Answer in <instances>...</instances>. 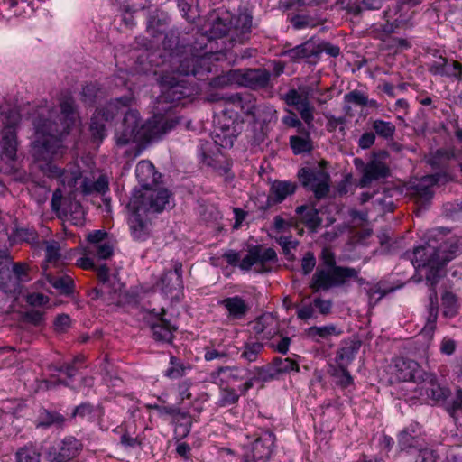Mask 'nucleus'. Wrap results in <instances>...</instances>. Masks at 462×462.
Returning <instances> with one entry per match:
<instances>
[{"label":"nucleus","mask_w":462,"mask_h":462,"mask_svg":"<svg viewBox=\"0 0 462 462\" xmlns=\"http://www.w3.org/2000/svg\"><path fill=\"white\" fill-rule=\"evenodd\" d=\"M173 207L172 193L164 188L134 189L127 204L128 210H137L155 217Z\"/></svg>","instance_id":"obj_4"},{"label":"nucleus","mask_w":462,"mask_h":462,"mask_svg":"<svg viewBox=\"0 0 462 462\" xmlns=\"http://www.w3.org/2000/svg\"><path fill=\"white\" fill-rule=\"evenodd\" d=\"M300 134L302 135H291L290 137V147L295 155L309 153L313 149L310 133L305 129V132Z\"/></svg>","instance_id":"obj_38"},{"label":"nucleus","mask_w":462,"mask_h":462,"mask_svg":"<svg viewBox=\"0 0 462 462\" xmlns=\"http://www.w3.org/2000/svg\"><path fill=\"white\" fill-rule=\"evenodd\" d=\"M118 114L116 105L108 103L103 107L98 108L93 116H98V118L103 122L112 121Z\"/></svg>","instance_id":"obj_64"},{"label":"nucleus","mask_w":462,"mask_h":462,"mask_svg":"<svg viewBox=\"0 0 462 462\" xmlns=\"http://www.w3.org/2000/svg\"><path fill=\"white\" fill-rule=\"evenodd\" d=\"M298 178L301 185L314 193L318 199L328 196L330 189V176L328 172L318 168H301L298 171Z\"/></svg>","instance_id":"obj_9"},{"label":"nucleus","mask_w":462,"mask_h":462,"mask_svg":"<svg viewBox=\"0 0 462 462\" xmlns=\"http://www.w3.org/2000/svg\"><path fill=\"white\" fill-rule=\"evenodd\" d=\"M182 263L175 262L172 270L165 271L156 282L157 288L165 295L177 297L183 291Z\"/></svg>","instance_id":"obj_14"},{"label":"nucleus","mask_w":462,"mask_h":462,"mask_svg":"<svg viewBox=\"0 0 462 462\" xmlns=\"http://www.w3.org/2000/svg\"><path fill=\"white\" fill-rule=\"evenodd\" d=\"M295 212L300 216L301 222L310 230H316L322 222L319 210L314 207L301 205L296 208Z\"/></svg>","instance_id":"obj_36"},{"label":"nucleus","mask_w":462,"mask_h":462,"mask_svg":"<svg viewBox=\"0 0 462 462\" xmlns=\"http://www.w3.org/2000/svg\"><path fill=\"white\" fill-rule=\"evenodd\" d=\"M272 360L278 379L282 374H289L291 372H300L299 363L292 358H282L275 356Z\"/></svg>","instance_id":"obj_44"},{"label":"nucleus","mask_w":462,"mask_h":462,"mask_svg":"<svg viewBox=\"0 0 462 462\" xmlns=\"http://www.w3.org/2000/svg\"><path fill=\"white\" fill-rule=\"evenodd\" d=\"M162 93L159 96V103L170 104L171 106H177L179 102L193 95V88L184 79L179 77L162 73L160 77Z\"/></svg>","instance_id":"obj_7"},{"label":"nucleus","mask_w":462,"mask_h":462,"mask_svg":"<svg viewBox=\"0 0 462 462\" xmlns=\"http://www.w3.org/2000/svg\"><path fill=\"white\" fill-rule=\"evenodd\" d=\"M1 140V158L6 162H13L16 160L17 152V135L14 124L6 125L2 132Z\"/></svg>","instance_id":"obj_28"},{"label":"nucleus","mask_w":462,"mask_h":462,"mask_svg":"<svg viewBox=\"0 0 462 462\" xmlns=\"http://www.w3.org/2000/svg\"><path fill=\"white\" fill-rule=\"evenodd\" d=\"M255 439L244 448L241 462H269L275 446L276 436L270 430H261Z\"/></svg>","instance_id":"obj_5"},{"label":"nucleus","mask_w":462,"mask_h":462,"mask_svg":"<svg viewBox=\"0 0 462 462\" xmlns=\"http://www.w3.org/2000/svg\"><path fill=\"white\" fill-rule=\"evenodd\" d=\"M238 71L235 69L212 79L210 85L213 87H224L228 84H238Z\"/></svg>","instance_id":"obj_60"},{"label":"nucleus","mask_w":462,"mask_h":462,"mask_svg":"<svg viewBox=\"0 0 462 462\" xmlns=\"http://www.w3.org/2000/svg\"><path fill=\"white\" fill-rule=\"evenodd\" d=\"M194 37V42L191 44H189L188 51H190L195 55H199V57L203 59L204 55L215 51L212 46L214 40L209 38V34L204 27L199 30Z\"/></svg>","instance_id":"obj_30"},{"label":"nucleus","mask_w":462,"mask_h":462,"mask_svg":"<svg viewBox=\"0 0 462 462\" xmlns=\"http://www.w3.org/2000/svg\"><path fill=\"white\" fill-rule=\"evenodd\" d=\"M15 462H40V454L32 446H24L15 452Z\"/></svg>","instance_id":"obj_53"},{"label":"nucleus","mask_w":462,"mask_h":462,"mask_svg":"<svg viewBox=\"0 0 462 462\" xmlns=\"http://www.w3.org/2000/svg\"><path fill=\"white\" fill-rule=\"evenodd\" d=\"M12 270H10V273L14 274V276L19 281V282H27L30 280V272L32 270L31 266L23 262H18V263H13L12 264Z\"/></svg>","instance_id":"obj_59"},{"label":"nucleus","mask_w":462,"mask_h":462,"mask_svg":"<svg viewBox=\"0 0 462 462\" xmlns=\"http://www.w3.org/2000/svg\"><path fill=\"white\" fill-rule=\"evenodd\" d=\"M191 368L190 364L171 355L170 356L169 367L164 371V376L171 380H176L185 376Z\"/></svg>","instance_id":"obj_37"},{"label":"nucleus","mask_w":462,"mask_h":462,"mask_svg":"<svg viewBox=\"0 0 462 462\" xmlns=\"http://www.w3.org/2000/svg\"><path fill=\"white\" fill-rule=\"evenodd\" d=\"M427 319L423 331L428 334L433 333L436 328V321L439 314V302L437 292L432 290L429 296V304L427 307Z\"/></svg>","instance_id":"obj_39"},{"label":"nucleus","mask_w":462,"mask_h":462,"mask_svg":"<svg viewBox=\"0 0 462 462\" xmlns=\"http://www.w3.org/2000/svg\"><path fill=\"white\" fill-rule=\"evenodd\" d=\"M47 280L60 294L64 296H70L73 294L75 283L69 275L64 274L61 276H55L49 274L47 276Z\"/></svg>","instance_id":"obj_40"},{"label":"nucleus","mask_w":462,"mask_h":462,"mask_svg":"<svg viewBox=\"0 0 462 462\" xmlns=\"http://www.w3.org/2000/svg\"><path fill=\"white\" fill-rule=\"evenodd\" d=\"M66 418L61 413L51 411L46 408H42L39 411L37 419V428L49 429L55 427L57 429H62L66 423Z\"/></svg>","instance_id":"obj_31"},{"label":"nucleus","mask_w":462,"mask_h":462,"mask_svg":"<svg viewBox=\"0 0 462 462\" xmlns=\"http://www.w3.org/2000/svg\"><path fill=\"white\" fill-rule=\"evenodd\" d=\"M361 346L360 340H351L345 342L337 350L336 362L338 367H347L355 359Z\"/></svg>","instance_id":"obj_33"},{"label":"nucleus","mask_w":462,"mask_h":462,"mask_svg":"<svg viewBox=\"0 0 462 462\" xmlns=\"http://www.w3.org/2000/svg\"><path fill=\"white\" fill-rule=\"evenodd\" d=\"M457 246L448 249L444 254H438L439 259H435L432 264H428L426 267L425 278L431 287H434L444 275V267L450 262L457 252Z\"/></svg>","instance_id":"obj_27"},{"label":"nucleus","mask_w":462,"mask_h":462,"mask_svg":"<svg viewBox=\"0 0 462 462\" xmlns=\"http://www.w3.org/2000/svg\"><path fill=\"white\" fill-rule=\"evenodd\" d=\"M238 85L245 86L251 89H262L268 87L271 73L265 69H237Z\"/></svg>","instance_id":"obj_21"},{"label":"nucleus","mask_w":462,"mask_h":462,"mask_svg":"<svg viewBox=\"0 0 462 462\" xmlns=\"http://www.w3.org/2000/svg\"><path fill=\"white\" fill-rule=\"evenodd\" d=\"M294 107L299 112L304 123L308 126H312L314 120V106L310 104L309 97Z\"/></svg>","instance_id":"obj_54"},{"label":"nucleus","mask_w":462,"mask_h":462,"mask_svg":"<svg viewBox=\"0 0 462 462\" xmlns=\"http://www.w3.org/2000/svg\"><path fill=\"white\" fill-rule=\"evenodd\" d=\"M456 245L448 242L441 243L439 246H433L430 244L420 245L413 249V251L406 252L405 257L410 259L415 269L426 267L428 264H432L435 259H439L438 254H444Z\"/></svg>","instance_id":"obj_12"},{"label":"nucleus","mask_w":462,"mask_h":462,"mask_svg":"<svg viewBox=\"0 0 462 462\" xmlns=\"http://www.w3.org/2000/svg\"><path fill=\"white\" fill-rule=\"evenodd\" d=\"M309 94V87L299 88V90L291 88L283 95L282 99L287 106L294 107L295 106L300 104V102L304 101V99L308 98Z\"/></svg>","instance_id":"obj_48"},{"label":"nucleus","mask_w":462,"mask_h":462,"mask_svg":"<svg viewBox=\"0 0 462 462\" xmlns=\"http://www.w3.org/2000/svg\"><path fill=\"white\" fill-rule=\"evenodd\" d=\"M431 55L435 58V60L428 64L429 72L434 76L448 74V72L444 70V67L447 64L448 59L444 57L439 50H433Z\"/></svg>","instance_id":"obj_51"},{"label":"nucleus","mask_w":462,"mask_h":462,"mask_svg":"<svg viewBox=\"0 0 462 462\" xmlns=\"http://www.w3.org/2000/svg\"><path fill=\"white\" fill-rule=\"evenodd\" d=\"M189 44H180V39L176 32L170 31L164 35L162 51L152 52L148 56L149 63L153 67H162L172 60L173 56H180L188 51Z\"/></svg>","instance_id":"obj_10"},{"label":"nucleus","mask_w":462,"mask_h":462,"mask_svg":"<svg viewBox=\"0 0 462 462\" xmlns=\"http://www.w3.org/2000/svg\"><path fill=\"white\" fill-rule=\"evenodd\" d=\"M263 350L264 345L263 342L248 339L240 350V358L248 363L256 362Z\"/></svg>","instance_id":"obj_41"},{"label":"nucleus","mask_w":462,"mask_h":462,"mask_svg":"<svg viewBox=\"0 0 462 462\" xmlns=\"http://www.w3.org/2000/svg\"><path fill=\"white\" fill-rule=\"evenodd\" d=\"M446 411L454 419L457 418V413L462 412V389L457 388L453 400L446 402L445 403Z\"/></svg>","instance_id":"obj_57"},{"label":"nucleus","mask_w":462,"mask_h":462,"mask_svg":"<svg viewBox=\"0 0 462 462\" xmlns=\"http://www.w3.org/2000/svg\"><path fill=\"white\" fill-rule=\"evenodd\" d=\"M238 390H236L232 387H221L219 393V399L217 402L218 407H227L231 405H235L238 402L241 393H237Z\"/></svg>","instance_id":"obj_49"},{"label":"nucleus","mask_w":462,"mask_h":462,"mask_svg":"<svg viewBox=\"0 0 462 462\" xmlns=\"http://www.w3.org/2000/svg\"><path fill=\"white\" fill-rule=\"evenodd\" d=\"M225 377L226 383L229 382H239L244 380L248 375L247 369L245 370L239 366H224Z\"/></svg>","instance_id":"obj_63"},{"label":"nucleus","mask_w":462,"mask_h":462,"mask_svg":"<svg viewBox=\"0 0 462 462\" xmlns=\"http://www.w3.org/2000/svg\"><path fill=\"white\" fill-rule=\"evenodd\" d=\"M319 4V0H279V8L283 11H296L301 7Z\"/></svg>","instance_id":"obj_58"},{"label":"nucleus","mask_w":462,"mask_h":462,"mask_svg":"<svg viewBox=\"0 0 462 462\" xmlns=\"http://www.w3.org/2000/svg\"><path fill=\"white\" fill-rule=\"evenodd\" d=\"M342 331L337 330L334 325H327L322 327L313 326L309 328L308 334L310 337H319L321 338H328L332 335H340Z\"/></svg>","instance_id":"obj_55"},{"label":"nucleus","mask_w":462,"mask_h":462,"mask_svg":"<svg viewBox=\"0 0 462 462\" xmlns=\"http://www.w3.org/2000/svg\"><path fill=\"white\" fill-rule=\"evenodd\" d=\"M393 374L399 381L421 383L426 372L416 361L397 357L393 360Z\"/></svg>","instance_id":"obj_17"},{"label":"nucleus","mask_w":462,"mask_h":462,"mask_svg":"<svg viewBox=\"0 0 462 462\" xmlns=\"http://www.w3.org/2000/svg\"><path fill=\"white\" fill-rule=\"evenodd\" d=\"M285 55L293 62L306 60L309 63L316 64L319 61L318 40L310 38L303 43L286 51Z\"/></svg>","instance_id":"obj_22"},{"label":"nucleus","mask_w":462,"mask_h":462,"mask_svg":"<svg viewBox=\"0 0 462 462\" xmlns=\"http://www.w3.org/2000/svg\"><path fill=\"white\" fill-rule=\"evenodd\" d=\"M205 60L195 55L190 51L180 54V56H173L172 60H169L166 65L162 66L161 73H177L178 75L189 76L192 75L201 79L204 75L209 72L208 69L204 67Z\"/></svg>","instance_id":"obj_6"},{"label":"nucleus","mask_w":462,"mask_h":462,"mask_svg":"<svg viewBox=\"0 0 462 462\" xmlns=\"http://www.w3.org/2000/svg\"><path fill=\"white\" fill-rule=\"evenodd\" d=\"M337 378V385L342 389H346L348 386L354 384V378L350 374L347 367H337L332 374Z\"/></svg>","instance_id":"obj_56"},{"label":"nucleus","mask_w":462,"mask_h":462,"mask_svg":"<svg viewBox=\"0 0 462 462\" xmlns=\"http://www.w3.org/2000/svg\"><path fill=\"white\" fill-rule=\"evenodd\" d=\"M156 174L154 165L149 161H141L135 167V175L141 189L152 188V185L156 182Z\"/></svg>","instance_id":"obj_32"},{"label":"nucleus","mask_w":462,"mask_h":462,"mask_svg":"<svg viewBox=\"0 0 462 462\" xmlns=\"http://www.w3.org/2000/svg\"><path fill=\"white\" fill-rule=\"evenodd\" d=\"M277 261L276 252L269 247L263 249L261 245H254L248 249V254L239 263V268L243 271H249L252 266L259 265L258 273H268L271 271L269 263Z\"/></svg>","instance_id":"obj_11"},{"label":"nucleus","mask_w":462,"mask_h":462,"mask_svg":"<svg viewBox=\"0 0 462 462\" xmlns=\"http://www.w3.org/2000/svg\"><path fill=\"white\" fill-rule=\"evenodd\" d=\"M247 380L238 386L239 392L244 396L254 387V383H264L278 379L273 365V360L263 365L254 366L252 369H247Z\"/></svg>","instance_id":"obj_18"},{"label":"nucleus","mask_w":462,"mask_h":462,"mask_svg":"<svg viewBox=\"0 0 462 462\" xmlns=\"http://www.w3.org/2000/svg\"><path fill=\"white\" fill-rule=\"evenodd\" d=\"M253 331L261 340H270L279 333V324L275 316L265 312L254 321Z\"/></svg>","instance_id":"obj_24"},{"label":"nucleus","mask_w":462,"mask_h":462,"mask_svg":"<svg viewBox=\"0 0 462 462\" xmlns=\"http://www.w3.org/2000/svg\"><path fill=\"white\" fill-rule=\"evenodd\" d=\"M439 173L423 176L417 179L410 185L411 195L416 199V202L421 207L428 205L433 198V188L440 180Z\"/></svg>","instance_id":"obj_15"},{"label":"nucleus","mask_w":462,"mask_h":462,"mask_svg":"<svg viewBox=\"0 0 462 462\" xmlns=\"http://www.w3.org/2000/svg\"><path fill=\"white\" fill-rule=\"evenodd\" d=\"M145 5L136 3L134 0H128L121 6L122 20L127 27L134 26V16L133 14L140 10H143Z\"/></svg>","instance_id":"obj_46"},{"label":"nucleus","mask_w":462,"mask_h":462,"mask_svg":"<svg viewBox=\"0 0 462 462\" xmlns=\"http://www.w3.org/2000/svg\"><path fill=\"white\" fill-rule=\"evenodd\" d=\"M129 212L128 225L133 238L136 241H145L150 236L152 217L137 210H129Z\"/></svg>","instance_id":"obj_25"},{"label":"nucleus","mask_w":462,"mask_h":462,"mask_svg":"<svg viewBox=\"0 0 462 462\" xmlns=\"http://www.w3.org/2000/svg\"><path fill=\"white\" fill-rule=\"evenodd\" d=\"M423 445L420 427L417 423L404 428L398 435V446L402 451L416 449L420 452V449H425Z\"/></svg>","instance_id":"obj_23"},{"label":"nucleus","mask_w":462,"mask_h":462,"mask_svg":"<svg viewBox=\"0 0 462 462\" xmlns=\"http://www.w3.org/2000/svg\"><path fill=\"white\" fill-rule=\"evenodd\" d=\"M323 267H318L312 275L310 288L313 291H328L333 287H340L350 280H356L359 284L365 280L359 277V271L348 266L337 265L335 254L324 248L321 252Z\"/></svg>","instance_id":"obj_3"},{"label":"nucleus","mask_w":462,"mask_h":462,"mask_svg":"<svg viewBox=\"0 0 462 462\" xmlns=\"http://www.w3.org/2000/svg\"><path fill=\"white\" fill-rule=\"evenodd\" d=\"M372 129L375 136L377 135L386 141L393 140L396 132V127L393 123L382 119L373 120Z\"/></svg>","instance_id":"obj_43"},{"label":"nucleus","mask_w":462,"mask_h":462,"mask_svg":"<svg viewBox=\"0 0 462 462\" xmlns=\"http://www.w3.org/2000/svg\"><path fill=\"white\" fill-rule=\"evenodd\" d=\"M298 189L296 182L291 180H274L269 189L266 204L260 209L267 210L271 207L283 202L289 196L293 195Z\"/></svg>","instance_id":"obj_19"},{"label":"nucleus","mask_w":462,"mask_h":462,"mask_svg":"<svg viewBox=\"0 0 462 462\" xmlns=\"http://www.w3.org/2000/svg\"><path fill=\"white\" fill-rule=\"evenodd\" d=\"M236 139L234 129L223 126L220 133H216L214 141L199 140L197 154L200 163L212 168L226 181H231L234 174L231 171L232 161L222 152V148H231Z\"/></svg>","instance_id":"obj_2"},{"label":"nucleus","mask_w":462,"mask_h":462,"mask_svg":"<svg viewBox=\"0 0 462 462\" xmlns=\"http://www.w3.org/2000/svg\"><path fill=\"white\" fill-rule=\"evenodd\" d=\"M220 305L226 310L227 318L233 320L245 319L250 310V305L238 295L223 299Z\"/></svg>","instance_id":"obj_29"},{"label":"nucleus","mask_w":462,"mask_h":462,"mask_svg":"<svg viewBox=\"0 0 462 462\" xmlns=\"http://www.w3.org/2000/svg\"><path fill=\"white\" fill-rule=\"evenodd\" d=\"M89 130L95 140L102 141L106 136L105 122L101 121L98 116H92Z\"/></svg>","instance_id":"obj_62"},{"label":"nucleus","mask_w":462,"mask_h":462,"mask_svg":"<svg viewBox=\"0 0 462 462\" xmlns=\"http://www.w3.org/2000/svg\"><path fill=\"white\" fill-rule=\"evenodd\" d=\"M79 119L76 102L70 93L62 94L60 98V115L53 109L37 113L33 118L35 139L32 142V155L36 161H42L41 171L49 178L60 179L64 170L51 161L66 152L62 143Z\"/></svg>","instance_id":"obj_1"},{"label":"nucleus","mask_w":462,"mask_h":462,"mask_svg":"<svg viewBox=\"0 0 462 462\" xmlns=\"http://www.w3.org/2000/svg\"><path fill=\"white\" fill-rule=\"evenodd\" d=\"M150 314L153 317V320L149 322L152 338L157 342L172 343L173 332L177 328L165 319L166 310L162 308L160 311H156L155 309H152Z\"/></svg>","instance_id":"obj_16"},{"label":"nucleus","mask_w":462,"mask_h":462,"mask_svg":"<svg viewBox=\"0 0 462 462\" xmlns=\"http://www.w3.org/2000/svg\"><path fill=\"white\" fill-rule=\"evenodd\" d=\"M421 383L424 384L426 395L430 400L435 403H443L445 405L451 392L448 387L441 386L439 383L435 374L426 372L425 376L421 379Z\"/></svg>","instance_id":"obj_26"},{"label":"nucleus","mask_w":462,"mask_h":462,"mask_svg":"<svg viewBox=\"0 0 462 462\" xmlns=\"http://www.w3.org/2000/svg\"><path fill=\"white\" fill-rule=\"evenodd\" d=\"M178 7L182 17L189 23L199 16L198 0H178Z\"/></svg>","instance_id":"obj_45"},{"label":"nucleus","mask_w":462,"mask_h":462,"mask_svg":"<svg viewBox=\"0 0 462 462\" xmlns=\"http://www.w3.org/2000/svg\"><path fill=\"white\" fill-rule=\"evenodd\" d=\"M83 449V443L73 436L59 439L49 448L51 462H68L77 457Z\"/></svg>","instance_id":"obj_13"},{"label":"nucleus","mask_w":462,"mask_h":462,"mask_svg":"<svg viewBox=\"0 0 462 462\" xmlns=\"http://www.w3.org/2000/svg\"><path fill=\"white\" fill-rule=\"evenodd\" d=\"M253 27V16L247 10L240 13L236 18L234 34L239 42L249 39Z\"/></svg>","instance_id":"obj_34"},{"label":"nucleus","mask_w":462,"mask_h":462,"mask_svg":"<svg viewBox=\"0 0 462 462\" xmlns=\"http://www.w3.org/2000/svg\"><path fill=\"white\" fill-rule=\"evenodd\" d=\"M115 137L118 146H125L145 137L144 127L138 111L129 109L125 113L121 129L116 131Z\"/></svg>","instance_id":"obj_8"},{"label":"nucleus","mask_w":462,"mask_h":462,"mask_svg":"<svg viewBox=\"0 0 462 462\" xmlns=\"http://www.w3.org/2000/svg\"><path fill=\"white\" fill-rule=\"evenodd\" d=\"M383 18L386 20L384 23H374L371 27V32L375 38L383 39L399 31L398 24H403L402 20H393L390 22L391 11L389 9L383 12Z\"/></svg>","instance_id":"obj_35"},{"label":"nucleus","mask_w":462,"mask_h":462,"mask_svg":"<svg viewBox=\"0 0 462 462\" xmlns=\"http://www.w3.org/2000/svg\"><path fill=\"white\" fill-rule=\"evenodd\" d=\"M204 29L214 41L226 35L230 30V22L227 18L216 17Z\"/></svg>","instance_id":"obj_42"},{"label":"nucleus","mask_w":462,"mask_h":462,"mask_svg":"<svg viewBox=\"0 0 462 462\" xmlns=\"http://www.w3.org/2000/svg\"><path fill=\"white\" fill-rule=\"evenodd\" d=\"M156 128L160 134H166L172 130L179 123L180 120L177 117L172 116H156Z\"/></svg>","instance_id":"obj_61"},{"label":"nucleus","mask_w":462,"mask_h":462,"mask_svg":"<svg viewBox=\"0 0 462 462\" xmlns=\"http://www.w3.org/2000/svg\"><path fill=\"white\" fill-rule=\"evenodd\" d=\"M290 23L296 30L315 27L321 23V20L308 14H295L290 18Z\"/></svg>","instance_id":"obj_50"},{"label":"nucleus","mask_w":462,"mask_h":462,"mask_svg":"<svg viewBox=\"0 0 462 462\" xmlns=\"http://www.w3.org/2000/svg\"><path fill=\"white\" fill-rule=\"evenodd\" d=\"M443 306V314L445 317L453 318L457 311V296L449 291H446L441 298Z\"/></svg>","instance_id":"obj_52"},{"label":"nucleus","mask_w":462,"mask_h":462,"mask_svg":"<svg viewBox=\"0 0 462 462\" xmlns=\"http://www.w3.org/2000/svg\"><path fill=\"white\" fill-rule=\"evenodd\" d=\"M239 102H242L240 112L251 116L254 120H259V112L261 106L256 104V99L251 94H245V97H236Z\"/></svg>","instance_id":"obj_47"},{"label":"nucleus","mask_w":462,"mask_h":462,"mask_svg":"<svg viewBox=\"0 0 462 462\" xmlns=\"http://www.w3.org/2000/svg\"><path fill=\"white\" fill-rule=\"evenodd\" d=\"M390 173V168L386 163L374 157L364 166L358 185L360 188H366L374 181L386 179Z\"/></svg>","instance_id":"obj_20"}]
</instances>
